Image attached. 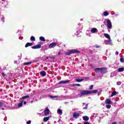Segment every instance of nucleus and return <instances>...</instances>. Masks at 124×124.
Instances as JSON below:
<instances>
[{
    "label": "nucleus",
    "instance_id": "6e6d98bb",
    "mask_svg": "<svg viewBox=\"0 0 124 124\" xmlns=\"http://www.w3.org/2000/svg\"><path fill=\"white\" fill-rule=\"evenodd\" d=\"M60 121H61V120H59V121H58V122H60Z\"/></svg>",
    "mask_w": 124,
    "mask_h": 124
},
{
    "label": "nucleus",
    "instance_id": "423d86ee",
    "mask_svg": "<svg viewBox=\"0 0 124 124\" xmlns=\"http://www.w3.org/2000/svg\"><path fill=\"white\" fill-rule=\"evenodd\" d=\"M56 46H57V43H52L48 45V48L52 49V48H54V47H56Z\"/></svg>",
    "mask_w": 124,
    "mask_h": 124
},
{
    "label": "nucleus",
    "instance_id": "ea45409f",
    "mask_svg": "<svg viewBox=\"0 0 124 124\" xmlns=\"http://www.w3.org/2000/svg\"><path fill=\"white\" fill-rule=\"evenodd\" d=\"M51 98H56L57 96H50Z\"/></svg>",
    "mask_w": 124,
    "mask_h": 124
},
{
    "label": "nucleus",
    "instance_id": "6ab92c4d",
    "mask_svg": "<svg viewBox=\"0 0 124 124\" xmlns=\"http://www.w3.org/2000/svg\"><path fill=\"white\" fill-rule=\"evenodd\" d=\"M40 74L41 76H43V77H44V76H46V73H45V71L40 72Z\"/></svg>",
    "mask_w": 124,
    "mask_h": 124
},
{
    "label": "nucleus",
    "instance_id": "f03ea898",
    "mask_svg": "<svg viewBox=\"0 0 124 124\" xmlns=\"http://www.w3.org/2000/svg\"><path fill=\"white\" fill-rule=\"evenodd\" d=\"M95 71H99L102 74L106 73L107 72V69L106 68H97L94 69Z\"/></svg>",
    "mask_w": 124,
    "mask_h": 124
},
{
    "label": "nucleus",
    "instance_id": "ddd939ff",
    "mask_svg": "<svg viewBox=\"0 0 124 124\" xmlns=\"http://www.w3.org/2000/svg\"><path fill=\"white\" fill-rule=\"evenodd\" d=\"M66 83H69V80H62L59 84H66Z\"/></svg>",
    "mask_w": 124,
    "mask_h": 124
},
{
    "label": "nucleus",
    "instance_id": "f8f14e48",
    "mask_svg": "<svg viewBox=\"0 0 124 124\" xmlns=\"http://www.w3.org/2000/svg\"><path fill=\"white\" fill-rule=\"evenodd\" d=\"M98 92V90H92V91H89V94H92V93H96Z\"/></svg>",
    "mask_w": 124,
    "mask_h": 124
},
{
    "label": "nucleus",
    "instance_id": "f257e3e1",
    "mask_svg": "<svg viewBox=\"0 0 124 124\" xmlns=\"http://www.w3.org/2000/svg\"><path fill=\"white\" fill-rule=\"evenodd\" d=\"M80 52L77 49H71L69 51H67L65 52L66 56H69V55H71V54H76V53H79Z\"/></svg>",
    "mask_w": 124,
    "mask_h": 124
},
{
    "label": "nucleus",
    "instance_id": "aec40b11",
    "mask_svg": "<svg viewBox=\"0 0 124 124\" xmlns=\"http://www.w3.org/2000/svg\"><path fill=\"white\" fill-rule=\"evenodd\" d=\"M124 71V68L121 67L118 68V72H123Z\"/></svg>",
    "mask_w": 124,
    "mask_h": 124
},
{
    "label": "nucleus",
    "instance_id": "58836bf2",
    "mask_svg": "<svg viewBox=\"0 0 124 124\" xmlns=\"http://www.w3.org/2000/svg\"><path fill=\"white\" fill-rule=\"evenodd\" d=\"M74 86H77L78 87H80V85L79 84H74Z\"/></svg>",
    "mask_w": 124,
    "mask_h": 124
},
{
    "label": "nucleus",
    "instance_id": "8fccbe9b",
    "mask_svg": "<svg viewBox=\"0 0 124 124\" xmlns=\"http://www.w3.org/2000/svg\"><path fill=\"white\" fill-rule=\"evenodd\" d=\"M14 62H15V63H17V61H15Z\"/></svg>",
    "mask_w": 124,
    "mask_h": 124
},
{
    "label": "nucleus",
    "instance_id": "a19ab883",
    "mask_svg": "<svg viewBox=\"0 0 124 124\" xmlns=\"http://www.w3.org/2000/svg\"><path fill=\"white\" fill-rule=\"evenodd\" d=\"M2 105H3V103H2V102H0V107L2 106Z\"/></svg>",
    "mask_w": 124,
    "mask_h": 124
},
{
    "label": "nucleus",
    "instance_id": "dca6fc26",
    "mask_svg": "<svg viewBox=\"0 0 124 124\" xmlns=\"http://www.w3.org/2000/svg\"><path fill=\"white\" fill-rule=\"evenodd\" d=\"M27 98H30V96L29 95L24 96L20 98V100H22V99H26Z\"/></svg>",
    "mask_w": 124,
    "mask_h": 124
},
{
    "label": "nucleus",
    "instance_id": "4468645a",
    "mask_svg": "<svg viewBox=\"0 0 124 124\" xmlns=\"http://www.w3.org/2000/svg\"><path fill=\"white\" fill-rule=\"evenodd\" d=\"M78 30H79V32H81L82 29H83V25L78 24Z\"/></svg>",
    "mask_w": 124,
    "mask_h": 124
},
{
    "label": "nucleus",
    "instance_id": "b1692460",
    "mask_svg": "<svg viewBox=\"0 0 124 124\" xmlns=\"http://www.w3.org/2000/svg\"><path fill=\"white\" fill-rule=\"evenodd\" d=\"M39 39L41 41H45V38L43 36L40 37Z\"/></svg>",
    "mask_w": 124,
    "mask_h": 124
},
{
    "label": "nucleus",
    "instance_id": "412c9836",
    "mask_svg": "<svg viewBox=\"0 0 124 124\" xmlns=\"http://www.w3.org/2000/svg\"><path fill=\"white\" fill-rule=\"evenodd\" d=\"M57 113L59 114V115H62V110L61 109H58Z\"/></svg>",
    "mask_w": 124,
    "mask_h": 124
},
{
    "label": "nucleus",
    "instance_id": "4be33fe9",
    "mask_svg": "<svg viewBox=\"0 0 124 124\" xmlns=\"http://www.w3.org/2000/svg\"><path fill=\"white\" fill-rule=\"evenodd\" d=\"M83 120L84 121H89V117L87 116L83 117Z\"/></svg>",
    "mask_w": 124,
    "mask_h": 124
},
{
    "label": "nucleus",
    "instance_id": "5fc2aeb1",
    "mask_svg": "<svg viewBox=\"0 0 124 124\" xmlns=\"http://www.w3.org/2000/svg\"><path fill=\"white\" fill-rule=\"evenodd\" d=\"M112 124H116V123H112Z\"/></svg>",
    "mask_w": 124,
    "mask_h": 124
},
{
    "label": "nucleus",
    "instance_id": "c03bdc74",
    "mask_svg": "<svg viewBox=\"0 0 124 124\" xmlns=\"http://www.w3.org/2000/svg\"><path fill=\"white\" fill-rule=\"evenodd\" d=\"M115 54H116V55H118L119 54V52L116 51Z\"/></svg>",
    "mask_w": 124,
    "mask_h": 124
},
{
    "label": "nucleus",
    "instance_id": "7ed1b4c3",
    "mask_svg": "<svg viewBox=\"0 0 124 124\" xmlns=\"http://www.w3.org/2000/svg\"><path fill=\"white\" fill-rule=\"evenodd\" d=\"M107 28L108 29V31H110V30H111V29H112V22H111V20H108L107 21Z\"/></svg>",
    "mask_w": 124,
    "mask_h": 124
},
{
    "label": "nucleus",
    "instance_id": "6e6552de",
    "mask_svg": "<svg viewBox=\"0 0 124 124\" xmlns=\"http://www.w3.org/2000/svg\"><path fill=\"white\" fill-rule=\"evenodd\" d=\"M32 49H39V48H41V45H37L36 46H31Z\"/></svg>",
    "mask_w": 124,
    "mask_h": 124
},
{
    "label": "nucleus",
    "instance_id": "2f4dec72",
    "mask_svg": "<svg viewBox=\"0 0 124 124\" xmlns=\"http://www.w3.org/2000/svg\"><path fill=\"white\" fill-rule=\"evenodd\" d=\"M1 21L2 22H4V17L2 16V17H1Z\"/></svg>",
    "mask_w": 124,
    "mask_h": 124
},
{
    "label": "nucleus",
    "instance_id": "3c124183",
    "mask_svg": "<svg viewBox=\"0 0 124 124\" xmlns=\"http://www.w3.org/2000/svg\"><path fill=\"white\" fill-rule=\"evenodd\" d=\"M41 44V42H39L38 43L39 45H40Z\"/></svg>",
    "mask_w": 124,
    "mask_h": 124
},
{
    "label": "nucleus",
    "instance_id": "39448f33",
    "mask_svg": "<svg viewBox=\"0 0 124 124\" xmlns=\"http://www.w3.org/2000/svg\"><path fill=\"white\" fill-rule=\"evenodd\" d=\"M105 44L106 45H112V40L111 39H108V40H105Z\"/></svg>",
    "mask_w": 124,
    "mask_h": 124
},
{
    "label": "nucleus",
    "instance_id": "f3484780",
    "mask_svg": "<svg viewBox=\"0 0 124 124\" xmlns=\"http://www.w3.org/2000/svg\"><path fill=\"white\" fill-rule=\"evenodd\" d=\"M105 103H106V104H111V100L110 99H107L106 100Z\"/></svg>",
    "mask_w": 124,
    "mask_h": 124
},
{
    "label": "nucleus",
    "instance_id": "393cba45",
    "mask_svg": "<svg viewBox=\"0 0 124 124\" xmlns=\"http://www.w3.org/2000/svg\"><path fill=\"white\" fill-rule=\"evenodd\" d=\"M31 41H35V37L33 36H31Z\"/></svg>",
    "mask_w": 124,
    "mask_h": 124
},
{
    "label": "nucleus",
    "instance_id": "c85d7f7f",
    "mask_svg": "<svg viewBox=\"0 0 124 124\" xmlns=\"http://www.w3.org/2000/svg\"><path fill=\"white\" fill-rule=\"evenodd\" d=\"M31 62H27L24 63V65H29V64H31Z\"/></svg>",
    "mask_w": 124,
    "mask_h": 124
},
{
    "label": "nucleus",
    "instance_id": "09e8293b",
    "mask_svg": "<svg viewBox=\"0 0 124 124\" xmlns=\"http://www.w3.org/2000/svg\"><path fill=\"white\" fill-rule=\"evenodd\" d=\"M46 60H49V57H46Z\"/></svg>",
    "mask_w": 124,
    "mask_h": 124
},
{
    "label": "nucleus",
    "instance_id": "9d476101",
    "mask_svg": "<svg viewBox=\"0 0 124 124\" xmlns=\"http://www.w3.org/2000/svg\"><path fill=\"white\" fill-rule=\"evenodd\" d=\"M79 116H80V114L78 113H74L73 114V118H75V119H78Z\"/></svg>",
    "mask_w": 124,
    "mask_h": 124
},
{
    "label": "nucleus",
    "instance_id": "4c0bfd02",
    "mask_svg": "<svg viewBox=\"0 0 124 124\" xmlns=\"http://www.w3.org/2000/svg\"><path fill=\"white\" fill-rule=\"evenodd\" d=\"M113 15H114L115 17H118V16H119V14H113Z\"/></svg>",
    "mask_w": 124,
    "mask_h": 124
},
{
    "label": "nucleus",
    "instance_id": "864d4df0",
    "mask_svg": "<svg viewBox=\"0 0 124 124\" xmlns=\"http://www.w3.org/2000/svg\"><path fill=\"white\" fill-rule=\"evenodd\" d=\"M32 102H33V101H31V103H32Z\"/></svg>",
    "mask_w": 124,
    "mask_h": 124
},
{
    "label": "nucleus",
    "instance_id": "a878e982",
    "mask_svg": "<svg viewBox=\"0 0 124 124\" xmlns=\"http://www.w3.org/2000/svg\"><path fill=\"white\" fill-rule=\"evenodd\" d=\"M23 102H24L23 101H22L20 103L18 104V107H22L23 106Z\"/></svg>",
    "mask_w": 124,
    "mask_h": 124
},
{
    "label": "nucleus",
    "instance_id": "c756f323",
    "mask_svg": "<svg viewBox=\"0 0 124 124\" xmlns=\"http://www.w3.org/2000/svg\"><path fill=\"white\" fill-rule=\"evenodd\" d=\"M77 82H82V81H84V79L82 78V79H78L76 80Z\"/></svg>",
    "mask_w": 124,
    "mask_h": 124
},
{
    "label": "nucleus",
    "instance_id": "bb28decb",
    "mask_svg": "<svg viewBox=\"0 0 124 124\" xmlns=\"http://www.w3.org/2000/svg\"><path fill=\"white\" fill-rule=\"evenodd\" d=\"M108 15H109V14L108 13V12L107 11H105L104 12V16H108Z\"/></svg>",
    "mask_w": 124,
    "mask_h": 124
},
{
    "label": "nucleus",
    "instance_id": "20e7f679",
    "mask_svg": "<svg viewBox=\"0 0 124 124\" xmlns=\"http://www.w3.org/2000/svg\"><path fill=\"white\" fill-rule=\"evenodd\" d=\"M88 94H90V91H82L80 93V96L82 95H88Z\"/></svg>",
    "mask_w": 124,
    "mask_h": 124
},
{
    "label": "nucleus",
    "instance_id": "1a4fd4ad",
    "mask_svg": "<svg viewBox=\"0 0 124 124\" xmlns=\"http://www.w3.org/2000/svg\"><path fill=\"white\" fill-rule=\"evenodd\" d=\"M49 112H50V110H49L48 108H46L45 110V116H48L49 115Z\"/></svg>",
    "mask_w": 124,
    "mask_h": 124
},
{
    "label": "nucleus",
    "instance_id": "de8ad7c7",
    "mask_svg": "<svg viewBox=\"0 0 124 124\" xmlns=\"http://www.w3.org/2000/svg\"><path fill=\"white\" fill-rule=\"evenodd\" d=\"M2 76H3V77L5 76L4 74H3V73H2Z\"/></svg>",
    "mask_w": 124,
    "mask_h": 124
},
{
    "label": "nucleus",
    "instance_id": "cd10ccee",
    "mask_svg": "<svg viewBox=\"0 0 124 124\" xmlns=\"http://www.w3.org/2000/svg\"><path fill=\"white\" fill-rule=\"evenodd\" d=\"M49 120V117H45L44 118V122H47Z\"/></svg>",
    "mask_w": 124,
    "mask_h": 124
},
{
    "label": "nucleus",
    "instance_id": "a18cd8bd",
    "mask_svg": "<svg viewBox=\"0 0 124 124\" xmlns=\"http://www.w3.org/2000/svg\"><path fill=\"white\" fill-rule=\"evenodd\" d=\"M24 105H26V104H27V102L26 101H24Z\"/></svg>",
    "mask_w": 124,
    "mask_h": 124
},
{
    "label": "nucleus",
    "instance_id": "e433bc0d",
    "mask_svg": "<svg viewBox=\"0 0 124 124\" xmlns=\"http://www.w3.org/2000/svg\"><path fill=\"white\" fill-rule=\"evenodd\" d=\"M79 33H80V32H79V30L77 31V32L76 33V35H78L79 34Z\"/></svg>",
    "mask_w": 124,
    "mask_h": 124
},
{
    "label": "nucleus",
    "instance_id": "7c9ffc66",
    "mask_svg": "<svg viewBox=\"0 0 124 124\" xmlns=\"http://www.w3.org/2000/svg\"><path fill=\"white\" fill-rule=\"evenodd\" d=\"M106 107L108 109H110V108H111V105H106Z\"/></svg>",
    "mask_w": 124,
    "mask_h": 124
},
{
    "label": "nucleus",
    "instance_id": "72a5a7b5",
    "mask_svg": "<svg viewBox=\"0 0 124 124\" xmlns=\"http://www.w3.org/2000/svg\"><path fill=\"white\" fill-rule=\"evenodd\" d=\"M120 62H124V58H121L120 59Z\"/></svg>",
    "mask_w": 124,
    "mask_h": 124
},
{
    "label": "nucleus",
    "instance_id": "37998d69",
    "mask_svg": "<svg viewBox=\"0 0 124 124\" xmlns=\"http://www.w3.org/2000/svg\"><path fill=\"white\" fill-rule=\"evenodd\" d=\"M95 47H96V48H99V46H97V45H96V46H95Z\"/></svg>",
    "mask_w": 124,
    "mask_h": 124
},
{
    "label": "nucleus",
    "instance_id": "603ef678",
    "mask_svg": "<svg viewBox=\"0 0 124 124\" xmlns=\"http://www.w3.org/2000/svg\"><path fill=\"white\" fill-rule=\"evenodd\" d=\"M58 55H61V52H58Z\"/></svg>",
    "mask_w": 124,
    "mask_h": 124
},
{
    "label": "nucleus",
    "instance_id": "79ce46f5",
    "mask_svg": "<svg viewBox=\"0 0 124 124\" xmlns=\"http://www.w3.org/2000/svg\"><path fill=\"white\" fill-rule=\"evenodd\" d=\"M84 109H88V104L86 105L85 107L84 108Z\"/></svg>",
    "mask_w": 124,
    "mask_h": 124
},
{
    "label": "nucleus",
    "instance_id": "4d7b16f0",
    "mask_svg": "<svg viewBox=\"0 0 124 124\" xmlns=\"http://www.w3.org/2000/svg\"><path fill=\"white\" fill-rule=\"evenodd\" d=\"M98 95H99V93H98Z\"/></svg>",
    "mask_w": 124,
    "mask_h": 124
},
{
    "label": "nucleus",
    "instance_id": "c9c22d12",
    "mask_svg": "<svg viewBox=\"0 0 124 124\" xmlns=\"http://www.w3.org/2000/svg\"><path fill=\"white\" fill-rule=\"evenodd\" d=\"M31 124V120H29L27 122V124Z\"/></svg>",
    "mask_w": 124,
    "mask_h": 124
},
{
    "label": "nucleus",
    "instance_id": "f704fd0d",
    "mask_svg": "<svg viewBox=\"0 0 124 124\" xmlns=\"http://www.w3.org/2000/svg\"><path fill=\"white\" fill-rule=\"evenodd\" d=\"M121 84H122V82H121L120 81H118L117 82V85H118V86H120V85H121Z\"/></svg>",
    "mask_w": 124,
    "mask_h": 124
},
{
    "label": "nucleus",
    "instance_id": "473e14b6",
    "mask_svg": "<svg viewBox=\"0 0 124 124\" xmlns=\"http://www.w3.org/2000/svg\"><path fill=\"white\" fill-rule=\"evenodd\" d=\"M93 85H92L90 86V87H89V90H90V91L92 90V89H93Z\"/></svg>",
    "mask_w": 124,
    "mask_h": 124
},
{
    "label": "nucleus",
    "instance_id": "9b49d317",
    "mask_svg": "<svg viewBox=\"0 0 124 124\" xmlns=\"http://www.w3.org/2000/svg\"><path fill=\"white\" fill-rule=\"evenodd\" d=\"M48 59H49L48 61L50 62H55V57H52L49 56Z\"/></svg>",
    "mask_w": 124,
    "mask_h": 124
},
{
    "label": "nucleus",
    "instance_id": "2eb2a0df",
    "mask_svg": "<svg viewBox=\"0 0 124 124\" xmlns=\"http://www.w3.org/2000/svg\"><path fill=\"white\" fill-rule=\"evenodd\" d=\"M104 35L108 39H111V37H110V35L109 34H108L107 33H104Z\"/></svg>",
    "mask_w": 124,
    "mask_h": 124
},
{
    "label": "nucleus",
    "instance_id": "5701e85b",
    "mask_svg": "<svg viewBox=\"0 0 124 124\" xmlns=\"http://www.w3.org/2000/svg\"><path fill=\"white\" fill-rule=\"evenodd\" d=\"M117 94V92L114 91L112 93L111 96V97Z\"/></svg>",
    "mask_w": 124,
    "mask_h": 124
},
{
    "label": "nucleus",
    "instance_id": "49530a36",
    "mask_svg": "<svg viewBox=\"0 0 124 124\" xmlns=\"http://www.w3.org/2000/svg\"><path fill=\"white\" fill-rule=\"evenodd\" d=\"M84 124H90L89 123H88V122H86V123H84Z\"/></svg>",
    "mask_w": 124,
    "mask_h": 124
},
{
    "label": "nucleus",
    "instance_id": "0eeeda50",
    "mask_svg": "<svg viewBox=\"0 0 124 124\" xmlns=\"http://www.w3.org/2000/svg\"><path fill=\"white\" fill-rule=\"evenodd\" d=\"M98 31L95 28H93L91 29V33H95V32H97Z\"/></svg>",
    "mask_w": 124,
    "mask_h": 124
},
{
    "label": "nucleus",
    "instance_id": "a211bd4d",
    "mask_svg": "<svg viewBox=\"0 0 124 124\" xmlns=\"http://www.w3.org/2000/svg\"><path fill=\"white\" fill-rule=\"evenodd\" d=\"M29 46H32V43H27L25 45V47L27 48Z\"/></svg>",
    "mask_w": 124,
    "mask_h": 124
}]
</instances>
